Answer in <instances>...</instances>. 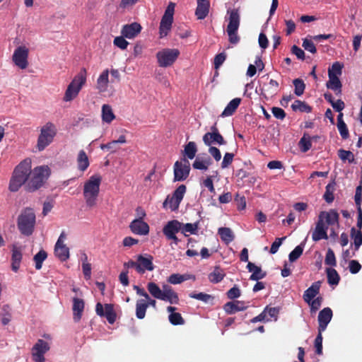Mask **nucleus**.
Segmentation results:
<instances>
[{
    "instance_id": "nucleus-53",
    "label": "nucleus",
    "mask_w": 362,
    "mask_h": 362,
    "mask_svg": "<svg viewBox=\"0 0 362 362\" xmlns=\"http://www.w3.org/2000/svg\"><path fill=\"white\" fill-rule=\"evenodd\" d=\"M293 83L295 87V94L297 96H300L301 95H303L305 88V85L303 81L300 78H296L293 81Z\"/></svg>"
},
{
    "instance_id": "nucleus-56",
    "label": "nucleus",
    "mask_w": 362,
    "mask_h": 362,
    "mask_svg": "<svg viewBox=\"0 0 362 362\" xmlns=\"http://www.w3.org/2000/svg\"><path fill=\"white\" fill-rule=\"evenodd\" d=\"M325 263L327 265L334 267L337 265L336 257L334 251L329 248L325 256Z\"/></svg>"
},
{
    "instance_id": "nucleus-10",
    "label": "nucleus",
    "mask_w": 362,
    "mask_h": 362,
    "mask_svg": "<svg viewBox=\"0 0 362 362\" xmlns=\"http://www.w3.org/2000/svg\"><path fill=\"white\" fill-rule=\"evenodd\" d=\"M190 172L189 160L184 158L181 161H176L174 164V181L185 180Z\"/></svg>"
},
{
    "instance_id": "nucleus-17",
    "label": "nucleus",
    "mask_w": 362,
    "mask_h": 362,
    "mask_svg": "<svg viewBox=\"0 0 362 362\" xmlns=\"http://www.w3.org/2000/svg\"><path fill=\"white\" fill-rule=\"evenodd\" d=\"M332 310L330 308H325L320 311L318 315V332H324L332 318Z\"/></svg>"
},
{
    "instance_id": "nucleus-20",
    "label": "nucleus",
    "mask_w": 362,
    "mask_h": 362,
    "mask_svg": "<svg viewBox=\"0 0 362 362\" xmlns=\"http://www.w3.org/2000/svg\"><path fill=\"white\" fill-rule=\"evenodd\" d=\"M203 142L207 146H212V144L218 146L226 144V141L221 134L206 133L203 136Z\"/></svg>"
},
{
    "instance_id": "nucleus-43",
    "label": "nucleus",
    "mask_w": 362,
    "mask_h": 362,
    "mask_svg": "<svg viewBox=\"0 0 362 362\" xmlns=\"http://www.w3.org/2000/svg\"><path fill=\"white\" fill-rule=\"evenodd\" d=\"M335 182L329 183L325 187V192L323 195V198L325 202L328 204L332 203L334 199V192L335 190Z\"/></svg>"
},
{
    "instance_id": "nucleus-34",
    "label": "nucleus",
    "mask_w": 362,
    "mask_h": 362,
    "mask_svg": "<svg viewBox=\"0 0 362 362\" xmlns=\"http://www.w3.org/2000/svg\"><path fill=\"white\" fill-rule=\"evenodd\" d=\"M350 236L353 240L354 250H358L359 247L362 245V230L360 229L356 230L355 227H352L350 231Z\"/></svg>"
},
{
    "instance_id": "nucleus-63",
    "label": "nucleus",
    "mask_w": 362,
    "mask_h": 362,
    "mask_svg": "<svg viewBox=\"0 0 362 362\" xmlns=\"http://www.w3.org/2000/svg\"><path fill=\"white\" fill-rule=\"evenodd\" d=\"M234 158V154L232 153H226L222 163H221V168H228L233 162Z\"/></svg>"
},
{
    "instance_id": "nucleus-24",
    "label": "nucleus",
    "mask_w": 362,
    "mask_h": 362,
    "mask_svg": "<svg viewBox=\"0 0 362 362\" xmlns=\"http://www.w3.org/2000/svg\"><path fill=\"white\" fill-rule=\"evenodd\" d=\"M329 80L327 81L326 86L328 89L332 90L336 95H341L342 84L339 76H334L329 73Z\"/></svg>"
},
{
    "instance_id": "nucleus-64",
    "label": "nucleus",
    "mask_w": 362,
    "mask_h": 362,
    "mask_svg": "<svg viewBox=\"0 0 362 362\" xmlns=\"http://www.w3.org/2000/svg\"><path fill=\"white\" fill-rule=\"evenodd\" d=\"M349 272L351 274H357L361 269V265L357 260H351L349 264Z\"/></svg>"
},
{
    "instance_id": "nucleus-50",
    "label": "nucleus",
    "mask_w": 362,
    "mask_h": 362,
    "mask_svg": "<svg viewBox=\"0 0 362 362\" xmlns=\"http://www.w3.org/2000/svg\"><path fill=\"white\" fill-rule=\"evenodd\" d=\"M312 238L313 241L317 242L322 239H328V235L327 231L325 230V228H320L315 227L314 231L312 233Z\"/></svg>"
},
{
    "instance_id": "nucleus-35",
    "label": "nucleus",
    "mask_w": 362,
    "mask_h": 362,
    "mask_svg": "<svg viewBox=\"0 0 362 362\" xmlns=\"http://www.w3.org/2000/svg\"><path fill=\"white\" fill-rule=\"evenodd\" d=\"M226 276L223 270L218 266L214 267L212 272L209 274V280L212 284H218L221 282Z\"/></svg>"
},
{
    "instance_id": "nucleus-60",
    "label": "nucleus",
    "mask_w": 362,
    "mask_h": 362,
    "mask_svg": "<svg viewBox=\"0 0 362 362\" xmlns=\"http://www.w3.org/2000/svg\"><path fill=\"white\" fill-rule=\"evenodd\" d=\"M124 37H123L122 35V36L116 37L113 41L114 45L121 49H126L129 42L124 39Z\"/></svg>"
},
{
    "instance_id": "nucleus-37",
    "label": "nucleus",
    "mask_w": 362,
    "mask_h": 362,
    "mask_svg": "<svg viewBox=\"0 0 362 362\" xmlns=\"http://www.w3.org/2000/svg\"><path fill=\"white\" fill-rule=\"evenodd\" d=\"M115 118V115L110 105L105 104L102 106V119L103 122L110 123Z\"/></svg>"
},
{
    "instance_id": "nucleus-33",
    "label": "nucleus",
    "mask_w": 362,
    "mask_h": 362,
    "mask_svg": "<svg viewBox=\"0 0 362 362\" xmlns=\"http://www.w3.org/2000/svg\"><path fill=\"white\" fill-rule=\"evenodd\" d=\"M210 8L209 2H197V6L195 11V16L197 19L203 20L209 14Z\"/></svg>"
},
{
    "instance_id": "nucleus-39",
    "label": "nucleus",
    "mask_w": 362,
    "mask_h": 362,
    "mask_svg": "<svg viewBox=\"0 0 362 362\" xmlns=\"http://www.w3.org/2000/svg\"><path fill=\"white\" fill-rule=\"evenodd\" d=\"M147 304L146 300L139 299L136 303V316L138 319L142 320L146 316V312L147 310Z\"/></svg>"
},
{
    "instance_id": "nucleus-38",
    "label": "nucleus",
    "mask_w": 362,
    "mask_h": 362,
    "mask_svg": "<svg viewBox=\"0 0 362 362\" xmlns=\"http://www.w3.org/2000/svg\"><path fill=\"white\" fill-rule=\"evenodd\" d=\"M190 279L194 280L195 276L188 274H173L168 277V281L172 284H178Z\"/></svg>"
},
{
    "instance_id": "nucleus-46",
    "label": "nucleus",
    "mask_w": 362,
    "mask_h": 362,
    "mask_svg": "<svg viewBox=\"0 0 362 362\" xmlns=\"http://www.w3.org/2000/svg\"><path fill=\"white\" fill-rule=\"evenodd\" d=\"M293 111H300L301 112L309 113L312 111V107L304 101L296 100L291 105Z\"/></svg>"
},
{
    "instance_id": "nucleus-16",
    "label": "nucleus",
    "mask_w": 362,
    "mask_h": 362,
    "mask_svg": "<svg viewBox=\"0 0 362 362\" xmlns=\"http://www.w3.org/2000/svg\"><path fill=\"white\" fill-rule=\"evenodd\" d=\"M36 217L30 209L24 210V235H30L34 231Z\"/></svg>"
},
{
    "instance_id": "nucleus-26",
    "label": "nucleus",
    "mask_w": 362,
    "mask_h": 362,
    "mask_svg": "<svg viewBox=\"0 0 362 362\" xmlns=\"http://www.w3.org/2000/svg\"><path fill=\"white\" fill-rule=\"evenodd\" d=\"M247 269L252 274L250 276L252 281H259L264 279L267 276V272L262 270L261 267L255 265L254 263L249 262L247 265Z\"/></svg>"
},
{
    "instance_id": "nucleus-58",
    "label": "nucleus",
    "mask_w": 362,
    "mask_h": 362,
    "mask_svg": "<svg viewBox=\"0 0 362 362\" xmlns=\"http://www.w3.org/2000/svg\"><path fill=\"white\" fill-rule=\"evenodd\" d=\"M342 68H343V64H341L339 62H336L333 63L331 68H329L328 74L332 73L334 76H339L342 74Z\"/></svg>"
},
{
    "instance_id": "nucleus-52",
    "label": "nucleus",
    "mask_w": 362,
    "mask_h": 362,
    "mask_svg": "<svg viewBox=\"0 0 362 362\" xmlns=\"http://www.w3.org/2000/svg\"><path fill=\"white\" fill-rule=\"evenodd\" d=\"M338 156L339 158L343 160H348L349 163H354L355 158L354 153L350 151H346L344 149H339L338 151Z\"/></svg>"
},
{
    "instance_id": "nucleus-57",
    "label": "nucleus",
    "mask_w": 362,
    "mask_h": 362,
    "mask_svg": "<svg viewBox=\"0 0 362 362\" xmlns=\"http://www.w3.org/2000/svg\"><path fill=\"white\" fill-rule=\"evenodd\" d=\"M189 296L192 298L197 299L204 303H207L210 299L214 298L212 296L202 292L199 293H190Z\"/></svg>"
},
{
    "instance_id": "nucleus-49",
    "label": "nucleus",
    "mask_w": 362,
    "mask_h": 362,
    "mask_svg": "<svg viewBox=\"0 0 362 362\" xmlns=\"http://www.w3.org/2000/svg\"><path fill=\"white\" fill-rule=\"evenodd\" d=\"M47 257V253L44 250H40L33 257V260L35 263V269H40L42 266V262Z\"/></svg>"
},
{
    "instance_id": "nucleus-40",
    "label": "nucleus",
    "mask_w": 362,
    "mask_h": 362,
    "mask_svg": "<svg viewBox=\"0 0 362 362\" xmlns=\"http://www.w3.org/2000/svg\"><path fill=\"white\" fill-rule=\"evenodd\" d=\"M77 163L78 169L83 172L89 166L88 158L83 150H81L77 158Z\"/></svg>"
},
{
    "instance_id": "nucleus-54",
    "label": "nucleus",
    "mask_w": 362,
    "mask_h": 362,
    "mask_svg": "<svg viewBox=\"0 0 362 362\" xmlns=\"http://www.w3.org/2000/svg\"><path fill=\"white\" fill-rule=\"evenodd\" d=\"M323 298L322 296H317L315 298L312 299L309 303H307L310 308L311 313H315L321 307Z\"/></svg>"
},
{
    "instance_id": "nucleus-61",
    "label": "nucleus",
    "mask_w": 362,
    "mask_h": 362,
    "mask_svg": "<svg viewBox=\"0 0 362 362\" xmlns=\"http://www.w3.org/2000/svg\"><path fill=\"white\" fill-rule=\"evenodd\" d=\"M315 353L317 355H321L322 354V332H318V334L315 339Z\"/></svg>"
},
{
    "instance_id": "nucleus-4",
    "label": "nucleus",
    "mask_w": 362,
    "mask_h": 362,
    "mask_svg": "<svg viewBox=\"0 0 362 362\" xmlns=\"http://www.w3.org/2000/svg\"><path fill=\"white\" fill-rule=\"evenodd\" d=\"M56 126L50 122H47L40 129V133L37 138L36 148L39 151H42L54 141L57 135Z\"/></svg>"
},
{
    "instance_id": "nucleus-13",
    "label": "nucleus",
    "mask_w": 362,
    "mask_h": 362,
    "mask_svg": "<svg viewBox=\"0 0 362 362\" xmlns=\"http://www.w3.org/2000/svg\"><path fill=\"white\" fill-rule=\"evenodd\" d=\"M48 343L42 339H38L32 349V358L34 362H45V354L49 351Z\"/></svg>"
},
{
    "instance_id": "nucleus-8",
    "label": "nucleus",
    "mask_w": 362,
    "mask_h": 362,
    "mask_svg": "<svg viewBox=\"0 0 362 362\" xmlns=\"http://www.w3.org/2000/svg\"><path fill=\"white\" fill-rule=\"evenodd\" d=\"M339 214L334 209H331L329 211H321L318 216L315 227L325 228V230L327 231L328 226L339 223Z\"/></svg>"
},
{
    "instance_id": "nucleus-9",
    "label": "nucleus",
    "mask_w": 362,
    "mask_h": 362,
    "mask_svg": "<svg viewBox=\"0 0 362 362\" xmlns=\"http://www.w3.org/2000/svg\"><path fill=\"white\" fill-rule=\"evenodd\" d=\"M187 187L185 185H180L173 193L172 196L168 195L164 201L163 206L166 208L169 206L171 211H176L184 197Z\"/></svg>"
},
{
    "instance_id": "nucleus-41",
    "label": "nucleus",
    "mask_w": 362,
    "mask_h": 362,
    "mask_svg": "<svg viewBox=\"0 0 362 362\" xmlns=\"http://www.w3.org/2000/svg\"><path fill=\"white\" fill-rule=\"evenodd\" d=\"M327 282L329 285H338L340 281V276L336 269L333 268H327L326 269Z\"/></svg>"
},
{
    "instance_id": "nucleus-59",
    "label": "nucleus",
    "mask_w": 362,
    "mask_h": 362,
    "mask_svg": "<svg viewBox=\"0 0 362 362\" xmlns=\"http://www.w3.org/2000/svg\"><path fill=\"white\" fill-rule=\"evenodd\" d=\"M302 46L305 50H307L313 54H315L317 52V49L315 47V45L311 40L305 38L303 41Z\"/></svg>"
},
{
    "instance_id": "nucleus-19",
    "label": "nucleus",
    "mask_w": 362,
    "mask_h": 362,
    "mask_svg": "<svg viewBox=\"0 0 362 362\" xmlns=\"http://www.w3.org/2000/svg\"><path fill=\"white\" fill-rule=\"evenodd\" d=\"M141 25L136 22L127 24L123 25L121 34L126 38L132 39L141 33Z\"/></svg>"
},
{
    "instance_id": "nucleus-1",
    "label": "nucleus",
    "mask_w": 362,
    "mask_h": 362,
    "mask_svg": "<svg viewBox=\"0 0 362 362\" xmlns=\"http://www.w3.org/2000/svg\"><path fill=\"white\" fill-rule=\"evenodd\" d=\"M51 175V169L48 165L35 167L29 173L28 177L24 178V189L33 192L40 189L47 181Z\"/></svg>"
},
{
    "instance_id": "nucleus-18",
    "label": "nucleus",
    "mask_w": 362,
    "mask_h": 362,
    "mask_svg": "<svg viewBox=\"0 0 362 362\" xmlns=\"http://www.w3.org/2000/svg\"><path fill=\"white\" fill-rule=\"evenodd\" d=\"M132 232L136 235H144L149 233L148 225L141 220V217L133 220L129 225Z\"/></svg>"
},
{
    "instance_id": "nucleus-31",
    "label": "nucleus",
    "mask_w": 362,
    "mask_h": 362,
    "mask_svg": "<svg viewBox=\"0 0 362 362\" xmlns=\"http://www.w3.org/2000/svg\"><path fill=\"white\" fill-rule=\"evenodd\" d=\"M241 103V98H235L229 102L221 113V117H228L233 115Z\"/></svg>"
},
{
    "instance_id": "nucleus-29",
    "label": "nucleus",
    "mask_w": 362,
    "mask_h": 362,
    "mask_svg": "<svg viewBox=\"0 0 362 362\" xmlns=\"http://www.w3.org/2000/svg\"><path fill=\"white\" fill-rule=\"evenodd\" d=\"M22 259V254L21 247H18L16 245H13L12 248V257H11V269L13 272H16L21 266V262Z\"/></svg>"
},
{
    "instance_id": "nucleus-55",
    "label": "nucleus",
    "mask_w": 362,
    "mask_h": 362,
    "mask_svg": "<svg viewBox=\"0 0 362 362\" xmlns=\"http://www.w3.org/2000/svg\"><path fill=\"white\" fill-rule=\"evenodd\" d=\"M170 322L173 325H184L185 320L179 313H170L168 316Z\"/></svg>"
},
{
    "instance_id": "nucleus-15",
    "label": "nucleus",
    "mask_w": 362,
    "mask_h": 362,
    "mask_svg": "<svg viewBox=\"0 0 362 362\" xmlns=\"http://www.w3.org/2000/svg\"><path fill=\"white\" fill-rule=\"evenodd\" d=\"M23 185V161L15 168L9 183V189L17 192Z\"/></svg>"
},
{
    "instance_id": "nucleus-22",
    "label": "nucleus",
    "mask_w": 362,
    "mask_h": 362,
    "mask_svg": "<svg viewBox=\"0 0 362 362\" xmlns=\"http://www.w3.org/2000/svg\"><path fill=\"white\" fill-rule=\"evenodd\" d=\"M163 293L161 300L169 302L171 304H177L179 303L178 295L170 286L165 284L163 286Z\"/></svg>"
},
{
    "instance_id": "nucleus-5",
    "label": "nucleus",
    "mask_w": 362,
    "mask_h": 362,
    "mask_svg": "<svg viewBox=\"0 0 362 362\" xmlns=\"http://www.w3.org/2000/svg\"><path fill=\"white\" fill-rule=\"evenodd\" d=\"M228 13H229V22L226 31L228 40L231 44L235 45L240 41V37L238 35V30L240 22V13L237 8L228 11Z\"/></svg>"
},
{
    "instance_id": "nucleus-25",
    "label": "nucleus",
    "mask_w": 362,
    "mask_h": 362,
    "mask_svg": "<svg viewBox=\"0 0 362 362\" xmlns=\"http://www.w3.org/2000/svg\"><path fill=\"white\" fill-rule=\"evenodd\" d=\"M321 284L320 281H315L305 291L303 296V298L305 302L309 303V301L315 298V297L319 294Z\"/></svg>"
},
{
    "instance_id": "nucleus-30",
    "label": "nucleus",
    "mask_w": 362,
    "mask_h": 362,
    "mask_svg": "<svg viewBox=\"0 0 362 362\" xmlns=\"http://www.w3.org/2000/svg\"><path fill=\"white\" fill-rule=\"evenodd\" d=\"M54 254L57 258L64 262L69 257V249L65 244L57 242L54 246Z\"/></svg>"
},
{
    "instance_id": "nucleus-44",
    "label": "nucleus",
    "mask_w": 362,
    "mask_h": 362,
    "mask_svg": "<svg viewBox=\"0 0 362 362\" xmlns=\"http://www.w3.org/2000/svg\"><path fill=\"white\" fill-rule=\"evenodd\" d=\"M147 289L153 297L161 300L163 293V288L161 290L156 283L149 282L147 284Z\"/></svg>"
},
{
    "instance_id": "nucleus-47",
    "label": "nucleus",
    "mask_w": 362,
    "mask_h": 362,
    "mask_svg": "<svg viewBox=\"0 0 362 362\" xmlns=\"http://www.w3.org/2000/svg\"><path fill=\"white\" fill-rule=\"evenodd\" d=\"M197 151V146L194 141H189L185 146L184 153L189 159H193L196 156Z\"/></svg>"
},
{
    "instance_id": "nucleus-2",
    "label": "nucleus",
    "mask_w": 362,
    "mask_h": 362,
    "mask_svg": "<svg viewBox=\"0 0 362 362\" xmlns=\"http://www.w3.org/2000/svg\"><path fill=\"white\" fill-rule=\"evenodd\" d=\"M87 80V71L86 68H81L79 72L74 77L71 83L68 85L64 93L63 100L70 102L75 99L83 86L86 84Z\"/></svg>"
},
{
    "instance_id": "nucleus-27",
    "label": "nucleus",
    "mask_w": 362,
    "mask_h": 362,
    "mask_svg": "<svg viewBox=\"0 0 362 362\" xmlns=\"http://www.w3.org/2000/svg\"><path fill=\"white\" fill-rule=\"evenodd\" d=\"M247 308V306L245 305V303L240 300L228 302L223 306L224 310L229 315L234 314L238 311L245 310Z\"/></svg>"
},
{
    "instance_id": "nucleus-62",
    "label": "nucleus",
    "mask_w": 362,
    "mask_h": 362,
    "mask_svg": "<svg viewBox=\"0 0 362 362\" xmlns=\"http://www.w3.org/2000/svg\"><path fill=\"white\" fill-rule=\"evenodd\" d=\"M339 132L343 139H347L349 136V129L345 122L337 124Z\"/></svg>"
},
{
    "instance_id": "nucleus-42",
    "label": "nucleus",
    "mask_w": 362,
    "mask_h": 362,
    "mask_svg": "<svg viewBox=\"0 0 362 362\" xmlns=\"http://www.w3.org/2000/svg\"><path fill=\"white\" fill-rule=\"evenodd\" d=\"M199 228V221L195 222L194 223H182V228L181 232L183 233V235L186 237L189 235L187 233L189 234H197Z\"/></svg>"
},
{
    "instance_id": "nucleus-7",
    "label": "nucleus",
    "mask_w": 362,
    "mask_h": 362,
    "mask_svg": "<svg viewBox=\"0 0 362 362\" xmlns=\"http://www.w3.org/2000/svg\"><path fill=\"white\" fill-rule=\"evenodd\" d=\"M179 55L177 49L165 48L157 52L156 58L160 67H168L173 64Z\"/></svg>"
},
{
    "instance_id": "nucleus-6",
    "label": "nucleus",
    "mask_w": 362,
    "mask_h": 362,
    "mask_svg": "<svg viewBox=\"0 0 362 362\" xmlns=\"http://www.w3.org/2000/svg\"><path fill=\"white\" fill-rule=\"evenodd\" d=\"M175 4L170 2L167 6L165 13L161 18L159 26L160 37L163 38L168 35V32L171 30L173 23V15Z\"/></svg>"
},
{
    "instance_id": "nucleus-36",
    "label": "nucleus",
    "mask_w": 362,
    "mask_h": 362,
    "mask_svg": "<svg viewBox=\"0 0 362 362\" xmlns=\"http://www.w3.org/2000/svg\"><path fill=\"white\" fill-rule=\"evenodd\" d=\"M218 234L222 241L226 244L231 243L235 238V235L230 228L222 227L218 228Z\"/></svg>"
},
{
    "instance_id": "nucleus-48",
    "label": "nucleus",
    "mask_w": 362,
    "mask_h": 362,
    "mask_svg": "<svg viewBox=\"0 0 362 362\" xmlns=\"http://www.w3.org/2000/svg\"><path fill=\"white\" fill-rule=\"evenodd\" d=\"M298 146L302 152H307L312 147L310 137L306 134H304L299 141Z\"/></svg>"
},
{
    "instance_id": "nucleus-21",
    "label": "nucleus",
    "mask_w": 362,
    "mask_h": 362,
    "mask_svg": "<svg viewBox=\"0 0 362 362\" xmlns=\"http://www.w3.org/2000/svg\"><path fill=\"white\" fill-rule=\"evenodd\" d=\"M279 88V83L274 79H270L269 83L263 85L262 94L265 98H272L277 94Z\"/></svg>"
},
{
    "instance_id": "nucleus-45",
    "label": "nucleus",
    "mask_w": 362,
    "mask_h": 362,
    "mask_svg": "<svg viewBox=\"0 0 362 362\" xmlns=\"http://www.w3.org/2000/svg\"><path fill=\"white\" fill-rule=\"evenodd\" d=\"M305 245V240L303 241L300 245L296 246L294 248V250L290 252L288 255V259L291 262L296 261L302 255Z\"/></svg>"
},
{
    "instance_id": "nucleus-28",
    "label": "nucleus",
    "mask_w": 362,
    "mask_h": 362,
    "mask_svg": "<svg viewBox=\"0 0 362 362\" xmlns=\"http://www.w3.org/2000/svg\"><path fill=\"white\" fill-rule=\"evenodd\" d=\"M109 83V70L105 69L97 79L96 88L99 93H105L107 90Z\"/></svg>"
},
{
    "instance_id": "nucleus-51",
    "label": "nucleus",
    "mask_w": 362,
    "mask_h": 362,
    "mask_svg": "<svg viewBox=\"0 0 362 362\" xmlns=\"http://www.w3.org/2000/svg\"><path fill=\"white\" fill-rule=\"evenodd\" d=\"M13 61L20 69H23V46H19L13 55Z\"/></svg>"
},
{
    "instance_id": "nucleus-23",
    "label": "nucleus",
    "mask_w": 362,
    "mask_h": 362,
    "mask_svg": "<svg viewBox=\"0 0 362 362\" xmlns=\"http://www.w3.org/2000/svg\"><path fill=\"white\" fill-rule=\"evenodd\" d=\"M85 303L83 299L77 297L73 298V318L74 322H78L81 320L84 310Z\"/></svg>"
},
{
    "instance_id": "nucleus-11",
    "label": "nucleus",
    "mask_w": 362,
    "mask_h": 362,
    "mask_svg": "<svg viewBox=\"0 0 362 362\" xmlns=\"http://www.w3.org/2000/svg\"><path fill=\"white\" fill-rule=\"evenodd\" d=\"M182 228V223L177 220H172L168 221L163 228V233L168 240H171L175 245H177L180 240L176 234L180 231Z\"/></svg>"
},
{
    "instance_id": "nucleus-12",
    "label": "nucleus",
    "mask_w": 362,
    "mask_h": 362,
    "mask_svg": "<svg viewBox=\"0 0 362 362\" xmlns=\"http://www.w3.org/2000/svg\"><path fill=\"white\" fill-rule=\"evenodd\" d=\"M95 312L98 315L105 317L110 324H113L116 321L117 314L110 303H106L103 306L102 303H98L95 305Z\"/></svg>"
},
{
    "instance_id": "nucleus-14",
    "label": "nucleus",
    "mask_w": 362,
    "mask_h": 362,
    "mask_svg": "<svg viewBox=\"0 0 362 362\" xmlns=\"http://www.w3.org/2000/svg\"><path fill=\"white\" fill-rule=\"evenodd\" d=\"M153 257L150 255H146L144 256L139 255L136 257V272L143 274L146 271H153L154 269V265L153 263Z\"/></svg>"
},
{
    "instance_id": "nucleus-3",
    "label": "nucleus",
    "mask_w": 362,
    "mask_h": 362,
    "mask_svg": "<svg viewBox=\"0 0 362 362\" xmlns=\"http://www.w3.org/2000/svg\"><path fill=\"white\" fill-rule=\"evenodd\" d=\"M101 178L99 175H93L85 182L83 187V197L86 206L89 208L94 207L97 204V198L99 195Z\"/></svg>"
},
{
    "instance_id": "nucleus-32",
    "label": "nucleus",
    "mask_w": 362,
    "mask_h": 362,
    "mask_svg": "<svg viewBox=\"0 0 362 362\" xmlns=\"http://www.w3.org/2000/svg\"><path fill=\"white\" fill-rule=\"evenodd\" d=\"M212 164V160L211 158L206 157V158H200L197 157L194 160V163H192V167L194 169L197 170H207L209 167Z\"/></svg>"
}]
</instances>
